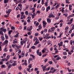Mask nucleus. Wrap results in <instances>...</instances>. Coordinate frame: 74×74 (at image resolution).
<instances>
[{"label": "nucleus", "instance_id": "nucleus-1", "mask_svg": "<svg viewBox=\"0 0 74 74\" xmlns=\"http://www.w3.org/2000/svg\"><path fill=\"white\" fill-rule=\"evenodd\" d=\"M55 30V27H52L49 30V32H51V33H54Z\"/></svg>", "mask_w": 74, "mask_h": 74}, {"label": "nucleus", "instance_id": "nucleus-2", "mask_svg": "<svg viewBox=\"0 0 74 74\" xmlns=\"http://www.w3.org/2000/svg\"><path fill=\"white\" fill-rule=\"evenodd\" d=\"M49 18H54L55 16L53 15V14H52V13H51L49 14V16H48Z\"/></svg>", "mask_w": 74, "mask_h": 74}, {"label": "nucleus", "instance_id": "nucleus-3", "mask_svg": "<svg viewBox=\"0 0 74 74\" xmlns=\"http://www.w3.org/2000/svg\"><path fill=\"white\" fill-rule=\"evenodd\" d=\"M8 40H5L4 42L2 44V46H4L5 45V44H8Z\"/></svg>", "mask_w": 74, "mask_h": 74}, {"label": "nucleus", "instance_id": "nucleus-4", "mask_svg": "<svg viewBox=\"0 0 74 74\" xmlns=\"http://www.w3.org/2000/svg\"><path fill=\"white\" fill-rule=\"evenodd\" d=\"M41 66L42 67V69L43 70V71H44L45 70L46 68H47V65H45L44 66H43V65H42Z\"/></svg>", "mask_w": 74, "mask_h": 74}, {"label": "nucleus", "instance_id": "nucleus-5", "mask_svg": "<svg viewBox=\"0 0 74 74\" xmlns=\"http://www.w3.org/2000/svg\"><path fill=\"white\" fill-rule=\"evenodd\" d=\"M16 62V61H14V63L12 64V65L13 66H16V65H17Z\"/></svg>", "mask_w": 74, "mask_h": 74}, {"label": "nucleus", "instance_id": "nucleus-6", "mask_svg": "<svg viewBox=\"0 0 74 74\" xmlns=\"http://www.w3.org/2000/svg\"><path fill=\"white\" fill-rule=\"evenodd\" d=\"M42 23L44 27H46V25H47V23L46 22H45V21H42Z\"/></svg>", "mask_w": 74, "mask_h": 74}, {"label": "nucleus", "instance_id": "nucleus-7", "mask_svg": "<svg viewBox=\"0 0 74 74\" xmlns=\"http://www.w3.org/2000/svg\"><path fill=\"white\" fill-rule=\"evenodd\" d=\"M11 10L10 9H8L7 11H6V12L7 14H8L7 15H9L10 13L11 12Z\"/></svg>", "mask_w": 74, "mask_h": 74}, {"label": "nucleus", "instance_id": "nucleus-8", "mask_svg": "<svg viewBox=\"0 0 74 74\" xmlns=\"http://www.w3.org/2000/svg\"><path fill=\"white\" fill-rule=\"evenodd\" d=\"M50 71H51V70H53L52 71H51V73H54V72H55V71H56V69H54V68H51V69L50 70Z\"/></svg>", "mask_w": 74, "mask_h": 74}, {"label": "nucleus", "instance_id": "nucleus-9", "mask_svg": "<svg viewBox=\"0 0 74 74\" xmlns=\"http://www.w3.org/2000/svg\"><path fill=\"white\" fill-rule=\"evenodd\" d=\"M44 50L45 51V52L46 53H48V52H49V51H48V50L46 48H44Z\"/></svg>", "mask_w": 74, "mask_h": 74}, {"label": "nucleus", "instance_id": "nucleus-10", "mask_svg": "<svg viewBox=\"0 0 74 74\" xmlns=\"http://www.w3.org/2000/svg\"><path fill=\"white\" fill-rule=\"evenodd\" d=\"M21 17L20 18L21 19H24L25 18V15H21Z\"/></svg>", "mask_w": 74, "mask_h": 74}, {"label": "nucleus", "instance_id": "nucleus-11", "mask_svg": "<svg viewBox=\"0 0 74 74\" xmlns=\"http://www.w3.org/2000/svg\"><path fill=\"white\" fill-rule=\"evenodd\" d=\"M70 44L71 45H73H73H74V40L73 41V40H71L70 41Z\"/></svg>", "mask_w": 74, "mask_h": 74}, {"label": "nucleus", "instance_id": "nucleus-12", "mask_svg": "<svg viewBox=\"0 0 74 74\" xmlns=\"http://www.w3.org/2000/svg\"><path fill=\"white\" fill-rule=\"evenodd\" d=\"M29 40L28 38H24V40H23V42H25V41H28Z\"/></svg>", "mask_w": 74, "mask_h": 74}, {"label": "nucleus", "instance_id": "nucleus-13", "mask_svg": "<svg viewBox=\"0 0 74 74\" xmlns=\"http://www.w3.org/2000/svg\"><path fill=\"white\" fill-rule=\"evenodd\" d=\"M47 21L48 23H50L51 22V19L49 18H47Z\"/></svg>", "mask_w": 74, "mask_h": 74}, {"label": "nucleus", "instance_id": "nucleus-14", "mask_svg": "<svg viewBox=\"0 0 74 74\" xmlns=\"http://www.w3.org/2000/svg\"><path fill=\"white\" fill-rule=\"evenodd\" d=\"M35 42L37 44H39V42H40V41H39V40L38 39H36Z\"/></svg>", "mask_w": 74, "mask_h": 74}, {"label": "nucleus", "instance_id": "nucleus-15", "mask_svg": "<svg viewBox=\"0 0 74 74\" xmlns=\"http://www.w3.org/2000/svg\"><path fill=\"white\" fill-rule=\"evenodd\" d=\"M50 6H49L48 7H47L46 8V11L47 12V11H48V10H49V9H50Z\"/></svg>", "mask_w": 74, "mask_h": 74}, {"label": "nucleus", "instance_id": "nucleus-16", "mask_svg": "<svg viewBox=\"0 0 74 74\" xmlns=\"http://www.w3.org/2000/svg\"><path fill=\"white\" fill-rule=\"evenodd\" d=\"M71 26L72 27V28L71 29V30H74V24H72L71 25Z\"/></svg>", "mask_w": 74, "mask_h": 74}, {"label": "nucleus", "instance_id": "nucleus-17", "mask_svg": "<svg viewBox=\"0 0 74 74\" xmlns=\"http://www.w3.org/2000/svg\"><path fill=\"white\" fill-rule=\"evenodd\" d=\"M1 40L2 41H4V40H5V38H4V37L3 36H1Z\"/></svg>", "mask_w": 74, "mask_h": 74}, {"label": "nucleus", "instance_id": "nucleus-18", "mask_svg": "<svg viewBox=\"0 0 74 74\" xmlns=\"http://www.w3.org/2000/svg\"><path fill=\"white\" fill-rule=\"evenodd\" d=\"M1 68H5L6 66H5V65L4 64H3L1 66Z\"/></svg>", "mask_w": 74, "mask_h": 74}, {"label": "nucleus", "instance_id": "nucleus-19", "mask_svg": "<svg viewBox=\"0 0 74 74\" xmlns=\"http://www.w3.org/2000/svg\"><path fill=\"white\" fill-rule=\"evenodd\" d=\"M16 47L17 49H18L19 48H21V46H16Z\"/></svg>", "mask_w": 74, "mask_h": 74}, {"label": "nucleus", "instance_id": "nucleus-20", "mask_svg": "<svg viewBox=\"0 0 74 74\" xmlns=\"http://www.w3.org/2000/svg\"><path fill=\"white\" fill-rule=\"evenodd\" d=\"M30 56H31V57H32L33 58V59H34L35 58H35V56H34L32 54H30Z\"/></svg>", "mask_w": 74, "mask_h": 74}, {"label": "nucleus", "instance_id": "nucleus-21", "mask_svg": "<svg viewBox=\"0 0 74 74\" xmlns=\"http://www.w3.org/2000/svg\"><path fill=\"white\" fill-rule=\"evenodd\" d=\"M25 51H23L22 53L21 54V56H22V57H23L24 55H25Z\"/></svg>", "mask_w": 74, "mask_h": 74}, {"label": "nucleus", "instance_id": "nucleus-22", "mask_svg": "<svg viewBox=\"0 0 74 74\" xmlns=\"http://www.w3.org/2000/svg\"><path fill=\"white\" fill-rule=\"evenodd\" d=\"M0 34L2 35V36H4V34L3 33V31L0 30Z\"/></svg>", "mask_w": 74, "mask_h": 74}, {"label": "nucleus", "instance_id": "nucleus-23", "mask_svg": "<svg viewBox=\"0 0 74 74\" xmlns=\"http://www.w3.org/2000/svg\"><path fill=\"white\" fill-rule=\"evenodd\" d=\"M13 44H15V43H17V42H18V41H17V40H13Z\"/></svg>", "mask_w": 74, "mask_h": 74}, {"label": "nucleus", "instance_id": "nucleus-24", "mask_svg": "<svg viewBox=\"0 0 74 74\" xmlns=\"http://www.w3.org/2000/svg\"><path fill=\"white\" fill-rule=\"evenodd\" d=\"M33 60V58H30L28 60L29 63H30V61Z\"/></svg>", "mask_w": 74, "mask_h": 74}, {"label": "nucleus", "instance_id": "nucleus-25", "mask_svg": "<svg viewBox=\"0 0 74 74\" xmlns=\"http://www.w3.org/2000/svg\"><path fill=\"white\" fill-rule=\"evenodd\" d=\"M19 33H18L17 34H16L15 36L14 37L16 38V37H19Z\"/></svg>", "mask_w": 74, "mask_h": 74}, {"label": "nucleus", "instance_id": "nucleus-26", "mask_svg": "<svg viewBox=\"0 0 74 74\" xmlns=\"http://www.w3.org/2000/svg\"><path fill=\"white\" fill-rule=\"evenodd\" d=\"M51 69V67H49L48 68H46L45 70H46V71H48L49 70V69Z\"/></svg>", "mask_w": 74, "mask_h": 74}, {"label": "nucleus", "instance_id": "nucleus-27", "mask_svg": "<svg viewBox=\"0 0 74 74\" xmlns=\"http://www.w3.org/2000/svg\"><path fill=\"white\" fill-rule=\"evenodd\" d=\"M12 32H13V31L12 30H10V31H8V34H9V35L11 34V33H12Z\"/></svg>", "mask_w": 74, "mask_h": 74}, {"label": "nucleus", "instance_id": "nucleus-28", "mask_svg": "<svg viewBox=\"0 0 74 74\" xmlns=\"http://www.w3.org/2000/svg\"><path fill=\"white\" fill-rule=\"evenodd\" d=\"M40 41H42V39H43V38L42 37H39L38 38Z\"/></svg>", "mask_w": 74, "mask_h": 74}, {"label": "nucleus", "instance_id": "nucleus-29", "mask_svg": "<svg viewBox=\"0 0 74 74\" xmlns=\"http://www.w3.org/2000/svg\"><path fill=\"white\" fill-rule=\"evenodd\" d=\"M56 2V1H55V2L56 3H54L53 4V7H55V5H56L57 4V3Z\"/></svg>", "mask_w": 74, "mask_h": 74}, {"label": "nucleus", "instance_id": "nucleus-30", "mask_svg": "<svg viewBox=\"0 0 74 74\" xmlns=\"http://www.w3.org/2000/svg\"><path fill=\"white\" fill-rule=\"evenodd\" d=\"M37 55H39V56H41V55H42V54L41 53V52H39V53H37Z\"/></svg>", "mask_w": 74, "mask_h": 74}, {"label": "nucleus", "instance_id": "nucleus-31", "mask_svg": "<svg viewBox=\"0 0 74 74\" xmlns=\"http://www.w3.org/2000/svg\"><path fill=\"white\" fill-rule=\"evenodd\" d=\"M65 1H66V3H67L68 4L70 3V2L69 1H70V0H65Z\"/></svg>", "mask_w": 74, "mask_h": 74}, {"label": "nucleus", "instance_id": "nucleus-32", "mask_svg": "<svg viewBox=\"0 0 74 74\" xmlns=\"http://www.w3.org/2000/svg\"><path fill=\"white\" fill-rule=\"evenodd\" d=\"M8 2V0H4V3L5 4H6V3H7Z\"/></svg>", "mask_w": 74, "mask_h": 74}, {"label": "nucleus", "instance_id": "nucleus-33", "mask_svg": "<svg viewBox=\"0 0 74 74\" xmlns=\"http://www.w3.org/2000/svg\"><path fill=\"white\" fill-rule=\"evenodd\" d=\"M15 29V27L13 26L11 27V30H14Z\"/></svg>", "mask_w": 74, "mask_h": 74}, {"label": "nucleus", "instance_id": "nucleus-34", "mask_svg": "<svg viewBox=\"0 0 74 74\" xmlns=\"http://www.w3.org/2000/svg\"><path fill=\"white\" fill-rule=\"evenodd\" d=\"M62 53L63 55H67V52H64Z\"/></svg>", "mask_w": 74, "mask_h": 74}, {"label": "nucleus", "instance_id": "nucleus-35", "mask_svg": "<svg viewBox=\"0 0 74 74\" xmlns=\"http://www.w3.org/2000/svg\"><path fill=\"white\" fill-rule=\"evenodd\" d=\"M2 44V42H0V51H1V44Z\"/></svg>", "mask_w": 74, "mask_h": 74}, {"label": "nucleus", "instance_id": "nucleus-36", "mask_svg": "<svg viewBox=\"0 0 74 74\" xmlns=\"http://www.w3.org/2000/svg\"><path fill=\"white\" fill-rule=\"evenodd\" d=\"M27 29V30L28 31H29V32H30V31H31V29H30L29 27H28Z\"/></svg>", "mask_w": 74, "mask_h": 74}, {"label": "nucleus", "instance_id": "nucleus-37", "mask_svg": "<svg viewBox=\"0 0 74 74\" xmlns=\"http://www.w3.org/2000/svg\"><path fill=\"white\" fill-rule=\"evenodd\" d=\"M48 2H46L45 3V6H46V7H47L48 6Z\"/></svg>", "mask_w": 74, "mask_h": 74}, {"label": "nucleus", "instance_id": "nucleus-38", "mask_svg": "<svg viewBox=\"0 0 74 74\" xmlns=\"http://www.w3.org/2000/svg\"><path fill=\"white\" fill-rule=\"evenodd\" d=\"M62 34L63 33H60V36H58V38H59H59H61V36H62Z\"/></svg>", "mask_w": 74, "mask_h": 74}, {"label": "nucleus", "instance_id": "nucleus-39", "mask_svg": "<svg viewBox=\"0 0 74 74\" xmlns=\"http://www.w3.org/2000/svg\"><path fill=\"white\" fill-rule=\"evenodd\" d=\"M56 60H60V59H61V58L58 57H57V58L56 59Z\"/></svg>", "mask_w": 74, "mask_h": 74}, {"label": "nucleus", "instance_id": "nucleus-40", "mask_svg": "<svg viewBox=\"0 0 74 74\" xmlns=\"http://www.w3.org/2000/svg\"><path fill=\"white\" fill-rule=\"evenodd\" d=\"M5 39H8V36L7 35H6V34H5Z\"/></svg>", "mask_w": 74, "mask_h": 74}, {"label": "nucleus", "instance_id": "nucleus-41", "mask_svg": "<svg viewBox=\"0 0 74 74\" xmlns=\"http://www.w3.org/2000/svg\"><path fill=\"white\" fill-rule=\"evenodd\" d=\"M58 45H59V47H61V46H63V44L58 43Z\"/></svg>", "mask_w": 74, "mask_h": 74}, {"label": "nucleus", "instance_id": "nucleus-42", "mask_svg": "<svg viewBox=\"0 0 74 74\" xmlns=\"http://www.w3.org/2000/svg\"><path fill=\"white\" fill-rule=\"evenodd\" d=\"M6 55H7V53H4L3 55V57H4V58L5 57Z\"/></svg>", "mask_w": 74, "mask_h": 74}, {"label": "nucleus", "instance_id": "nucleus-43", "mask_svg": "<svg viewBox=\"0 0 74 74\" xmlns=\"http://www.w3.org/2000/svg\"><path fill=\"white\" fill-rule=\"evenodd\" d=\"M14 62V60H10L9 61V63L11 64V63H12Z\"/></svg>", "mask_w": 74, "mask_h": 74}, {"label": "nucleus", "instance_id": "nucleus-44", "mask_svg": "<svg viewBox=\"0 0 74 74\" xmlns=\"http://www.w3.org/2000/svg\"><path fill=\"white\" fill-rule=\"evenodd\" d=\"M39 34V33H36L35 34V36H38V35Z\"/></svg>", "mask_w": 74, "mask_h": 74}, {"label": "nucleus", "instance_id": "nucleus-45", "mask_svg": "<svg viewBox=\"0 0 74 74\" xmlns=\"http://www.w3.org/2000/svg\"><path fill=\"white\" fill-rule=\"evenodd\" d=\"M44 3V0H42L41 4L42 5H43Z\"/></svg>", "mask_w": 74, "mask_h": 74}, {"label": "nucleus", "instance_id": "nucleus-46", "mask_svg": "<svg viewBox=\"0 0 74 74\" xmlns=\"http://www.w3.org/2000/svg\"><path fill=\"white\" fill-rule=\"evenodd\" d=\"M18 68L19 70H21L22 69V67H21V65L18 67Z\"/></svg>", "mask_w": 74, "mask_h": 74}, {"label": "nucleus", "instance_id": "nucleus-47", "mask_svg": "<svg viewBox=\"0 0 74 74\" xmlns=\"http://www.w3.org/2000/svg\"><path fill=\"white\" fill-rule=\"evenodd\" d=\"M28 8H29V5H26L25 6V9H26V10H27Z\"/></svg>", "mask_w": 74, "mask_h": 74}, {"label": "nucleus", "instance_id": "nucleus-48", "mask_svg": "<svg viewBox=\"0 0 74 74\" xmlns=\"http://www.w3.org/2000/svg\"><path fill=\"white\" fill-rule=\"evenodd\" d=\"M51 44V41L49 40L48 42V44L49 45V44Z\"/></svg>", "mask_w": 74, "mask_h": 74}, {"label": "nucleus", "instance_id": "nucleus-49", "mask_svg": "<svg viewBox=\"0 0 74 74\" xmlns=\"http://www.w3.org/2000/svg\"><path fill=\"white\" fill-rule=\"evenodd\" d=\"M51 73V71H50L49 72H47L45 73V74H49V73Z\"/></svg>", "mask_w": 74, "mask_h": 74}, {"label": "nucleus", "instance_id": "nucleus-50", "mask_svg": "<svg viewBox=\"0 0 74 74\" xmlns=\"http://www.w3.org/2000/svg\"><path fill=\"white\" fill-rule=\"evenodd\" d=\"M26 2V0H24L22 2V3L23 4H24V3H25V2Z\"/></svg>", "mask_w": 74, "mask_h": 74}, {"label": "nucleus", "instance_id": "nucleus-51", "mask_svg": "<svg viewBox=\"0 0 74 74\" xmlns=\"http://www.w3.org/2000/svg\"><path fill=\"white\" fill-rule=\"evenodd\" d=\"M32 10H33L32 12H34V11H35L36 10V9L34 8H32Z\"/></svg>", "mask_w": 74, "mask_h": 74}, {"label": "nucleus", "instance_id": "nucleus-52", "mask_svg": "<svg viewBox=\"0 0 74 74\" xmlns=\"http://www.w3.org/2000/svg\"><path fill=\"white\" fill-rule=\"evenodd\" d=\"M18 6L19 7H22V4L21 3H19L18 5Z\"/></svg>", "mask_w": 74, "mask_h": 74}, {"label": "nucleus", "instance_id": "nucleus-53", "mask_svg": "<svg viewBox=\"0 0 74 74\" xmlns=\"http://www.w3.org/2000/svg\"><path fill=\"white\" fill-rule=\"evenodd\" d=\"M54 57L55 58H58V57H59V56L58 55H57L56 56H54Z\"/></svg>", "mask_w": 74, "mask_h": 74}, {"label": "nucleus", "instance_id": "nucleus-54", "mask_svg": "<svg viewBox=\"0 0 74 74\" xmlns=\"http://www.w3.org/2000/svg\"><path fill=\"white\" fill-rule=\"evenodd\" d=\"M69 26H66L65 28V30H68V29H69Z\"/></svg>", "mask_w": 74, "mask_h": 74}, {"label": "nucleus", "instance_id": "nucleus-55", "mask_svg": "<svg viewBox=\"0 0 74 74\" xmlns=\"http://www.w3.org/2000/svg\"><path fill=\"white\" fill-rule=\"evenodd\" d=\"M63 15L65 16H68V14H67V13L64 14Z\"/></svg>", "mask_w": 74, "mask_h": 74}, {"label": "nucleus", "instance_id": "nucleus-56", "mask_svg": "<svg viewBox=\"0 0 74 74\" xmlns=\"http://www.w3.org/2000/svg\"><path fill=\"white\" fill-rule=\"evenodd\" d=\"M42 11H44V10H45V8L44 6L42 7Z\"/></svg>", "mask_w": 74, "mask_h": 74}, {"label": "nucleus", "instance_id": "nucleus-57", "mask_svg": "<svg viewBox=\"0 0 74 74\" xmlns=\"http://www.w3.org/2000/svg\"><path fill=\"white\" fill-rule=\"evenodd\" d=\"M32 64H30L29 65L28 67L29 69H31V68H32Z\"/></svg>", "mask_w": 74, "mask_h": 74}, {"label": "nucleus", "instance_id": "nucleus-58", "mask_svg": "<svg viewBox=\"0 0 74 74\" xmlns=\"http://www.w3.org/2000/svg\"><path fill=\"white\" fill-rule=\"evenodd\" d=\"M31 48H32V49H34L35 48H36V47L34 46H33L31 47Z\"/></svg>", "mask_w": 74, "mask_h": 74}, {"label": "nucleus", "instance_id": "nucleus-59", "mask_svg": "<svg viewBox=\"0 0 74 74\" xmlns=\"http://www.w3.org/2000/svg\"><path fill=\"white\" fill-rule=\"evenodd\" d=\"M71 23H72V22L71 21L67 23V24H68V25H70Z\"/></svg>", "mask_w": 74, "mask_h": 74}, {"label": "nucleus", "instance_id": "nucleus-60", "mask_svg": "<svg viewBox=\"0 0 74 74\" xmlns=\"http://www.w3.org/2000/svg\"><path fill=\"white\" fill-rule=\"evenodd\" d=\"M25 15H28V11H26L25 12Z\"/></svg>", "mask_w": 74, "mask_h": 74}, {"label": "nucleus", "instance_id": "nucleus-61", "mask_svg": "<svg viewBox=\"0 0 74 74\" xmlns=\"http://www.w3.org/2000/svg\"><path fill=\"white\" fill-rule=\"evenodd\" d=\"M21 45H23V41H21Z\"/></svg>", "mask_w": 74, "mask_h": 74}, {"label": "nucleus", "instance_id": "nucleus-62", "mask_svg": "<svg viewBox=\"0 0 74 74\" xmlns=\"http://www.w3.org/2000/svg\"><path fill=\"white\" fill-rule=\"evenodd\" d=\"M21 15H24V12H21Z\"/></svg>", "mask_w": 74, "mask_h": 74}, {"label": "nucleus", "instance_id": "nucleus-63", "mask_svg": "<svg viewBox=\"0 0 74 74\" xmlns=\"http://www.w3.org/2000/svg\"><path fill=\"white\" fill-rule=\"evenodd\" d=\"M47 31H48V30L47 29H45L43 31L44 32H45V33H46V32H47Z\"/></svg>", "mask_w": 74, "mask_h": 74}, {"label": "nucleus", "instance_id": "nucleus-64", "mask_svg": "<svg viewBox=\"0 0 74 74\" xmlns=\"http://www.w3.org/2000/svg\"><path fill=\"white\" fill-rule=\"evenodd\" d=\"M62 58L63 59H66L67 58V56H64L62 57Z\"/></svg>", "mask_w": 74, "mask_h": 74}]
</instances>
